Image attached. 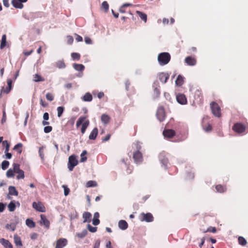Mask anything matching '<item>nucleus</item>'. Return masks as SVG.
I'll use <instances>...</instances> for the list:
<instances>
[{
	"mask_svg": "<svg viewBox=\"0 0 248 248\" xmlns=\"http://www.w3.org/2000/svg\"><path fill=\"white\" fill-rule=\"evenodd\" d=\"M101 120L104 124H107L109 122L110 117L106 114H103L101 116Z\"/></svg>",
	"mask_w": 248,
	"mask_h": 248,
	"instance_id": "aec40b11",
	"label": "nucleus"
},
{
	"mask_svg": "<svg viewBox=\"0 0 248 248\" xmlns=\"http://www.w3.org/2000/svg\"><path fill=\"white\" fill-rule=\"evenodd\" d=\"M89 121L88 120H86V117L85 116H81L80 117L76 123L77 127H78L81 124H82L81 132L82 134H84L87 128L89 125Z\"/></svg>",
	"mask_w": 248,
	"mask_h": 248,
	"instance_id": "f257e3e1",
	"label": "nucleus"
},
{
	"mask_svg": "<svg viewBox=\"0 0 248 248\" xmlns=\"http://www.w3.org/2000/svg\"><path fill=\"white\" fill-rule=\"evenodd\" d=\"M46 98L49 101H52L54 100V97L52 93H48L46 94Z\"/></svg>",
	"mask_w": 248,
	"mask_h": 248,
	"instance_id": "8fccbe9b",
	"label": "nucleus"
},
{
	"mask_svg": "<svg viewBox=\"0 0 248 248\" xmlns=\"http://www.w3.org/2000/svg\"><path fill=\"white\" fill-rule=\"evenodd\" d=\"M33 81L36 82L44 81H45V78H43L40 75H38V74H35L33 76Z\"/></svg>",
	"mask_w": 248,
	"mask_h": 248,
	"instance_id": "473e14b6",
	"label": "nucleus"
},
{
	"mask_svg": "<svg viewBox=\"0 0 248 248\" xmlns=\"http://www.w3.org/2000/svg\"><path fill=\"white\" fill-rule=\"evenodd\" d=\"M6 228L8 230H11L12 231H14L16 229V226L14 224H7L5 226Z\"/></svg>",
	"mask_w": 248,
	"mask_h": 248,
	"instance_id": "603ef678",
	"label": "nucleus"
},
{
	"mask_svg": "<svg viewBox=\"0 0 248 248\" xmlns=\"http://www.w3.org/2000/svg\"><path fill=\"white\" fill-rule=\"evenodd\" d=\"M78 164V161L74 155H72L69 157L68 168L70 171H72L74 167Z\"/></svg>",
	"mask_w": 248,
	"mask_h": 248,
	"instance_id": "39448f33",
	"label": "nucleus"
},
{
	"mask_svg": "<svg viewBox=\"0 0 248 248\" xmlns=\"http://www.w3.org/2000/svg\"><path fill=\"white\" fill-rule=\"evenodd\" d=\"M133 157L137 164L140 163L143 161L142 153L139 151H136L134 152Z\"/></svg>",
	"mask_w": 248,
	"mask_h": 248,
	"instance_id": "6e6552de",
	"label": "nucleus"
},
{
	"mask_svg": "<svg viewBox=\"0 0 248 248\" xmlns=\"http://www.w3.org/2000/svg\"><path fill=\"white\" fill-rule=\"evenodd\" d=\"M52 130V127L51 126H46L44 127V132L46 133L50 132Z\"/></svg>",
	"mask_w": 248,
	"mask_h": 248,
	"instance_id": "6e6d98bb",
	"label": "nucleus"
},
{
	"mask_svg": "<svg viewBox=\"0 0 248 248\" xmlns=\"http://www.w3.org/2000/svg\"><path fill=\"white\" fill-rule=\"evenodd\" d=\"M28 0H12L11 3L13 6L18 9H22L24 7L22 3L26 2Z\"/></svg>",
	"mask_w": 248,
	"mask_h": 248,
	"instance_id": "9b49d317",
	"label": "nucleus"
},
{
	"mask_svg": "<svg viewBox=\"0 0 248 248\" xmlns=\"http://www.w3.org/2000/svg\"><path fill=\"white\" fill-rule=\"evenodd\" d=\"M39 155H40V157L41 158V159H43L44 157V154L43 147L39 148Z\"/></svg>",
	"mask_w": 248,
	"mask_h": 248,
	"instance_id": "4d7b16f0",
	"label": "nucleus"
},
{
	"mask_svg": "<svg viewBox=\"0 0 248 248\" xmlns=\"http://www.w3.org/2000/svg\"><path fill=\"white\" fill-rule=\"evenodd\" d=\"M185 62L190 66H194L196 64L197 61L194 57L188 56L185 60Z\"/></svg>",
	"mask_w": 248,
	"mask_h": 248,
	"instance_id": "dca6fc26",
	"label": "nucleus"
},
{
	"mask_svg": "<svg viewBox=\"0 0 248 248\" xmlns=\"http://www.w3.org/2000/svg\"><path fill=\"white\" fill-rule=\"evenodd\" d=\"M40 104L43 107H46L47 106L48 104L43 100L42 99L40 100Z\"/></svg>",
	"mask_w": 248,
	"mask_h": 248,
	"instance_id": "774afa93",
	"label": "nucleus"
},
{
	"mask_svg": "<svg viewBox=\"0 0 248 248\" xmlns=\"http://www.w3.org/2000/svg\"><path fill=\"white\" fill-rule=\"evenodd\" d=\"M85 42L87 44H91L92 43V41L91 39L89 37H85L84 38Z\"/></svg>",
	"mask_w": 248,
	"mask_h": 248,
	"instance_id": "e2e57ef3",
	"label": "nucleus"
},
{
	"mask_svg": "<svg viewBox=\"0 0 248 248\" xmlns=\"http://www.w3.org/2000/svg\"><path fill=\"white\" fill-rule=\"evenodd\" d=\"M111 137V135L110 134H108L105 138L102 139V142H106L108 141Z\"/></svg>",
	"mask_w": 248,
	"mask_h": 248,
	"instance_id": "338daca9",
	"label": "nucleus"
},
{
	"mask_svg": "<svg viewBox=\"0 0 248 248\" xmlns=\"http://www.w3.org/2000/svg\"><path fill=\"white\" fill-rule=\"evenodd\" d=\"M67 43L69 45H71L73 43L74 39L72 36L69 35L67 36Z\"/></svg>",
	"mask_w": 248,
	"mask_h": 248,
	"instance_id": "bf43d9fd",
	"label": "nucleus"
},
{
	"mask_svg": "<svg viewBox=\"0 0 248 248\" xmlns=\"http://www.w3.org/2000/svg\"><path fill=\"white\" fill-rule=\"evenodd\" d=\"M19 168V165L16 163H14L13 164V171L15 173H17L19 171V170H20Z\"/></svg>",
	"mask_w": 248,
	"mask_h": 248,
	"instance_id": "09e8293b",
	"label": "nucleus"
},
{
	"mask_svg": "<svg viewBox=\"0 0 248 248\" xmlns=\"http://www.w3.org/2000/svg\"><path fill=\"white\" fill-rule=\"evenodd\" d=\"M57 116L58 117H61L63 112L64 108L63 107H58L57 108Z\"/></svg>",
	"mask_w": 248,
	"mask_h": 248,
	"instance_id": "37998d69",
	"label": "nucleus"
},
{
	"mask_svg": "<svg viewBox=\"0 0 248 248\" xmlns=\"http://www.w3.org/2000/svg\"><path fill=\"white\" fill-rule=\"evenodd\" d=\"M14 172L12 169L8 170L6 172V176L7 177H13L14 176Z\"/></svg>",
	"mask_w": 248,
	"mask_h": 248,
	"instance_id": "864d4df0",
	"label": "nucleus"
},
{
	"mask_svg": "<svg viewBox=\"0 0 248 248\" xmlns=\"http://www.w3.org/2000/svg\"><path fill=\"white\" fill-rule=\"evenodd\" d=\"M204 130L206 132H210L212 129V127L211 124H208L207 125L205 126L204 128Z\"/></svg>",
	"mask_w": 248,
	"mask_h": 248,
	"instance_id": "13d9d810",
	"label": "nucleus"
},
{
	"mask_svg": "<svg viewBox=\"0 0 248 248\" xmlns=\"http://www.w3.org/2000/svg\"><path fill=\"white\" fill-rule=\"evenodd\" d=\"M139 218L141 221L151 222L154 221V217L152 214L150 213H142L140 214Z\"/></svg>",
	"mask_w": 248,
	"mask_h": 248,
	"instance_id": "20e7f679",
	"label": "nucleus"
},
{
	"mask_svg": "<svg viewBox=\"0 0 248 248\" xmlns=\"http://www.w3.org/2000/svg\"><path fill=\"white\" fill-rule=\"evenodd\" d=\"M2 145L5 147V152H9L10 144L6 140L2 141Z\"/></svg>",
	"mask_w": 248,
	"mask_h": 248,
	"instance_id": "79ce46f5",
	"label": "nucleus"
},
{
	"mask_svg": "<svg viewBox=\"0 0 248 248\" xmlns=\"http://www.w3.org/2000/svg\"><path fill=\"white\" fill-rule=\"evenodd\" d=\"M119 227L123 230H126L128 228V224L126 221L121 220L118 223Z\"/></svg>",
	"mask_w": 248,
	"mask_h": 248,
	"instance_id": "4be33fe9",
	"label": "nucleus"
},
{
	"mask_svg": "<svg viewBox=\"0 0 248 248\" xmlns=\"http://www.w3.org/2000/svg\"><path fill=\"white\" fill-rule=\"evenodd\" d=\"M9 194L11 195L17 196L18 192L15 186H10L9 187Z\"/></svg>",
	"mask_w": 248,
	"mask_h": 248,
	"instance_id": "bb28decb",
	"label": "nucleus"
},
{
	"mask_svg": "<svg viewBox=\"0 0 248 248\" xmlns=\"http://www.w3.org/2000/svg\"><path fill=\"white\" fill-rule=\"evenodd\" d=\"M176 100L178 103L181 105L187 104V99L186 95L183 93H179L176 95Z\"/></svg>",
	"mask_w": 248,
	"mask_h": 248,
	"instance_id": "9d476101",
	"label": "nucleus"
},
{
	"mask_svg": "<svg viewBox=\"0 0 248 248\" xmlns=\"http://www.w3.org/2000/svg\"><path fill=\"white\" fill-rule=\"evenodd\" d=\"M82 99L84 101L90 102L93 99V96L92 94L89 93H87L83 96Z\"/></svg>",
	"mask_w": 248,
	"mask_h": 248,
	"instance_id": "c85d7f7f",
	"label": "nucleus"
},
{
	"mask_svg": "<svg viewBox=\"0 0 248 248\" xmlns=\"http://www.w3.org/2000/svg\"><path fill=\"white\" fill-rule=\"evenodd\" d=\"M163 135L168 138H172L175 135V132L172 129H166L163 131Z\"/></svg>",
	"mask_w": 248,
	"mask_h": 248,
	"instance_id": "2eb2a0df",
	"label": "nucleus"
},
{
	"mask_svg": "<svg viewBox=\"0 0 248 248\" xmlns=\"http://www.w3.org/2000/svg\"><path fill=\"white\" fill-rule=\"evenodd\" d=\"M14 242L17 246H22V243L21 238L17 234H15L14 236Z\"/></svg>",
	"mask_w": 248,
	"mask_h": 248,
	"instance_id": "b1692460",
	"label": "nucleus"
},
{
	"mask_svg": "<svg viewBox=\"0 0 248 248\" xmlns=\"http://www.w3.org/2000/svg\"><path fill=\"white\" fill-rule=\"evenodd\" d=\"M9 165V162L8 161L4 160L1 163V168L2 170H5L8 168Z\"/></svg>",
	"mask_w": 248,
	"mask_h": 248,
	"instance_id": "c03bdc74",
	"label": "nucleus"
},
{
	"mask_svg": "<svg viewBox=\"0 0 248 248\" xmlns=\"http://www.w3.org/2000/svg\"><path fill=\"white\" fill-rule=\"evenodd\" d=\"M73 67L76 70L78 71H82L85 68L84 66L82 64L75 63L73 65Z\"/></svg>",
	"mask_w": 248,
	"mask_h": 248,
	"instance_id": "72a5a7b5",
	"label": "nucleus"
},
{
	"mask_svg": "<svg viewBox=\"0 0 248 248\" xmlns=\"http://www.w3.org/2000/svg\"><path fill=\"white\" fill-rule=\"evenodd\" d=\"M215 188L217 192L223 193L227 190L226 187L221 185H217L215 186Z\"/></svg>",
	"mask_w": 248,
	"mask_h": 248,
	"instance_id": "393cba45",
	"label": "nucleus"
},
{
	"mask_svg": "<svg viewBox=\"0 0 248 248\" xmlns=\"http://www.w3.org/2000/svg\"><path fill=\"white\" fill-rule=\"evenodd\" d=\"M184 83V77L181 75H179L175 81V84L177 86H181Z\"/></svg>",
	"mask_w": 248,
	"mask_h": 248,
	"instance_id": "cd10ccee",
	"label": "nucleus"
},
{
	"mask_svg": "<svg viewBox=\"0 0 248 248\" xmlns=\"http://www.w3.org/2000/svg\"><path fill=\"white\" fill-rule=\"evenodd\" d=\"M6 36L5 34H3L2 36L0 48L1 49L5 47V46H6Z\"/></svg>",
	"mask_w": 248,
	"mask_h": 248,
	"instance_id": "58836bf2",
	"label": "nucleus"
},
{
	"mask_svg": "<svg viewBox=\"0 0 248 248\" xmlns=\"http://www.w3.org/2000/svg\"><path fill=\"white\" fill-rule=\"evenodd\" d=\"M207 232L215 233L217 232V229L215 227H211L208 228Z\"/></svg>",
	"mask_w": 248,
	"mask_h": 248,
	"instance_id": "69168bd1",
	"label": "nucleus"
},
{
	"mask_svg": "<svg viewBox=\"0 0 248 248\" xmlns=\"http://www.w3.org/2000/svg\"><path fill=\"white\" fill-rule=\"evenodd\" d=\"M156 117L160 122H163L166 117V113L164 108L163 106L158 107L156 111Z\"/></svg>",
	"mask_w": 248,
	"mask_h": 248,
	"instance_id": "423d86ee",
	"label": "nucleus"
},
{
	"mask_svg": "<svg viewBox=\"0 0 248 248\" xmlns=\"http://www.w3.org/2000/svg\"><path fill=\"white\" fill-rule=\"evenodd\" d=\"M136 13L139 16L141 20L144 21L145 23L147 22V15L145 13H143L139 11H137Z\"/></svg>",
	"mask_w": 248,
	"mask_h": 248,
	"instance_id": "c756f323",
	"label": "nucleus"
},
{
	"mask_svg": "<svg viewBox=\"0 0 248 248\" xmlns=\"http://www.w3.org/2000/svg\"><path fill=\"white\" fill-rule=\"evenodd\" d=\"M0 242L5 248H13L12 244L8 240L1 238Z\"/></svg>",
	"mask_w": 248,
	"mask_h": 248,
	"instance_id": "f3484780",
	"label": "nucleus"
},
{
	"mask_svg": "<svg viewBox=\"0 0 248 248\" xmlns=\"http://www.w3.org/2000/svg\"><path fill=\"white\" fill-rule=\"evenodd\" d=\"M62 187L64 188V194L65 196H67L70 192V189L66 186L63 185Z\"/></svg>",
	"mask_w": 248,
	"mask_h": 248,
	"instance_id": "5fc2aeb1",
	"label": "nucleus"
},
{
	"mask_svg": "<svg viewBox=\"0 0 248 248\" xmlns=\"http://www.w3.org/2000/svg\"><path fill=\"white\" fill-rule=\"evenodd\" d=\"M83 222H90L91 220L92 214L88 212H85L83 214Z\"/></svg>",
	"mask_w": 248,
	"mask_h": 248,
	"instance_id": "6ab92c4d",
	"label": "nucleus"
},
{
	"mask_svg": "<svg viewBox=\"0 0 248 248\" xmlns=\"http://www.w3.org/2000/svg\"><path fill=\"white\" fill-rule=\"evenodd\" d=\"M87 229L88 230L92 232H95L97 231V227H93L90 224L87 225Z\"/></svg>",
	"mask_w": 248,
	"mask_h": 248,
	"instance_id": "3c124183",
	"label": "nucleus"
},
{
	"mask_svg": "<svg viewBox=\"0 0 248 248\" xmlns=\"http://www.w3.org/2000/svg\"><path fill=\"white\" fill-rule=\"evenodd\" d=\"M55 64L56 67L59 69H63L66 67V64L63 60L57 61Z\"/></svg>",
	"mask_w": 248,
	"mask_h": 248,
	"instance_id": "a878e982",
	"label": "nucleus"
},
{
	"mask_svg": "<svg viewBox=\"0 0 248 248\" xmlns=\"http://www.w3.org/2000/svg\"><path fill=\"white\" fill-rule=\"evenodd\" d=\"M6 113H5V111H3V113H2V118L1 119V123L3 124V123H5L6 122Z\"/></svg>",
	"mask_w": 248,
	"mask_h": 248,
	"instance_id": "0e129e2a",
	"label": "nucleus"
},
{
	"mask_svg": "<svg viewBox=\"0 0 248 248\" xmlns=\"http://www.w3.org/2000/svg\"><path fill=\"white\" fill-rule=\"evenodd\" d=\"M43 119L45 121H44L42 122L43 125H48L49 124V123L48 122L46 121H47V120H48L49 119V114H48V113L47 112H45V113H44Z\"/></svg>",
	"mask_w": 248,
	"mask_h": 248,
	"instance_id": "f704fd0d",
	"label": "nucleus"
},
{
	"mask_svg": "<svg viewBox=\"0 0 248 248\" xmlns=\"http://www.w3.org/2000/svg\"><path fill=\"white\" fill-rule=\"evenodd\" d=\"M170 60V55L168 52H162L158 55L157 60L161 65L168 64Z\"/></svg>",
	"mask_w": 248,
	"mask_h": 248,
	"instance_id": "f03ea898",
	"label": "nucleus"
},
{
	"mask_svg": "<svg viewBox=\"0 0 248 248\" xmlns=\"http://www.w3.org/2000/svg\"><path fill=\"white\" fill-rule=\"evenodd\" d=\"M232 129L237 133H242L245 132L246 130V126L242 123H237L234 124Z\"/></svg>",
	"mask_w": 248,
	"mask_h": 248,
	"instance_id": "0eeeda50",
	"label": "nucleus"
},
{
	"mask_svg": "<svg viewBox=\"0 0 248 248\" xmlns=\"http://www.w3.org/2000/svg\"><path fill=\"white\" fill-rule=\"evenodd\" d=\"M135 146L136 147V148L137 149V151H140V150H141V144L140 143V142H137L135 144Z\"/></svg>",
	"mask_w": 248,
	"mask_h": 248,
	"instance_id": "052dcab7",
	"label": "nucleus"
},
{
	"mask_svg": "<svg viewBox=\"0 0 248 248\" xmlns=\"http://www.w3.org/2000/svg\"><path fill=\"white\" fill-rule=\"evenodd\" d=\"M16 173L18 174V175L16 176V178L17 179H23L25 177L24 172L22 170H19V171L17 172Z\"/></svg>",
	"mask_w": 248,
	"mask_h": 248,
	"instance_id": "49530a36",
	"label": "nucleus"
},
{
	"mask_svg": "<svg viewBox=\"0 0 248 248\" xmlns=\"http://www.w3.org/2000/svg\"><path fill=\"white\" fill-rule=\"evenodd\" d=\"M26 224L31 228H34L35 226V222L32 219L30 218H28L26 219Z\"/></svg>",
	"mask_w": 248,
	"mask_h": 248,
	"instance_id": "2f4dec72",
	"label": "nucleus"
},
{
	"mask_svg": "<svg viewBox=\"0 0 248 248\" xmlns=\"http://www.w3.org/2000/svg\"><path fill=\"white\" fill-rule=\"evenodd\" d=\"M99 214L98 212H95L94 214L93 218V225L96 226L98 225L100 223V220L99 219Z\"/></svg>",
	"mask_w": 248,
	"mask_h": 248,
	"instance_id": "5701e85b",
	"label": "nucleus"
},
{
	"mask_svg": "<svg viewBox=\"0 0 248 248\" xmlns=\"http://www.w3.org/2000/svg\"><path fill=\"white\" fill-rule=\"evenodd\" d=\"M158 78L159 80L163 83L167 82L170 78V75L168 73L161 72L158 74Z\"/></svg>",
	"mask_w": 248,
	"mask_h": 248,
	"instance_id": "ddd939ff",
	"label": "nucleus"
},
{
	"mask_svg": "<svg viewBox=\"0 0 248 248\" xmlns=\"http://www.w3.org/2000/svg\"><path fill=\"white\" fill-rule=\"evenodd\" d=\"M71 57L73 60H79L80 58V55L78 53H72L71 54Z\"/></svg>",
	"mask_w": 248,
	"mask_h": 248,
	"instance_id": "de8ad7c7",
	"label": "nucleus"
},
{
	"mask_svg": "<svg viewBox=\"0 0 248 248\" xmlns=\"http://www.w3.org/2000/svg\"><path fill=\"white\" fill-rule=\"evenodd\" d=\"M68 243L66 238H61L58 239L56 242L55 248H63Z\"/></svg>",
	"mask_w": 248,
	"mask_h": 248,
	"instance_id": "1a4fd4ad",
	"label": "nucleus"
},
{
	"mask_svg": "<svg viewBox=\"0 0 248 248\" xmlns=\"http://www.w3.org/2000/svg\"><path fill=\"white\" fill-rule=\"evenodd\" d=\"M97 185V183L95 181H89L86 183V186L87 187H95Z\"/></svg>",
	"mask_w": 248,
	"mask_h": 248,
	"instance_id": "4c0bfd02",
	"label": "nucleus"
},
{
	"mask_svg": "<svg viewBox=\"0 0 248 248\" xmlns=\"http://www.w3.org/2000/svg\"><path fill=\"white\" fill-rule=\"evenodd\" d=\"M238 241L239 244L243 246H246L247 244V240L243 236H239L238 238Z\"/></svg>",
	"mask_w": 248,
	"mask_h": 248,
	"instance_id": "e433bc0d",
	"label": "nucleus"
},
{
	"mask_svg": "<svg viewBox=\"0 0 248 248\" xmlns=\"http://www.w3.org/2000/svg\"><path fill=\"white\" fill-rule=\"evenodd\" d=\"M98 129L97 127H95L93 129V130L92 131V132H91L89 136V138L90 140H94L97 135H98Z\"/></svg>",
	"mask_w": 248,
	"mask_h": 248,
	"instance_id": "a211bd4d",
	"label": "nucleus"
},
{
	"mask_svg": "<svg viewBox=\"0 0 248 248\" xmlns=\"http://www.w3.org/2000/svg\"><path fill=\"white\" fill-rule=\"evenodd\" d=\"M41 220L40 223L41 225H44L47 229L49 228L50 222L46 218L45 215L41 214L40 215Z\"/></svg>",
	"mask_w": 248,
	"mask_h": 248,
	"instance_id": "4468645a",
	"label": "nucleus"
},
{
	"mask_svg": "<svg viewBox=\"0 0 248 248\" xmlns=\"http://www.w3.org/2000/svg\"><path fill=\"white\" fill-rule=\"evenodd\" d=\"M210 108L213 115L217 117H220L221 116V108L218 104L215 102H212L210 103Z\"/></svg>",
	"mask_w": 248,
	"mask_h": 248,
	"instance_id": "7ed1b4c3",
	"label": "nucleus"
},
{
	"mask_svg": "<svg viewBox=\"0 0 248 248\" xmlns=\"http://www.w3.org/2000/svg\"><path fill=\"white\" fill-rule=\"evenodd\" d=\"M22 146H23V145L21 143H18L14 146L13 149L14 150L17 151V153L20 155L21 154L22 151Z\"/></svg>",
	"mask_w": 248,
	"mask_h": 248,
	"instance_id": "7c9ffc66",
	"label": "nucleus"
},
{
	"mask_svg": "<svg viewBox=\"0 0 248 248\" xmlns=\"http://www.w3.org/2000/svg\"><path fill=\"white\" fill-rule=\"evenodd\" d=\"M38 234L35 233V232L32 233L31 234V236H30L32 240H35V239H36L38 238Z\"/></svg>",
	"mask_w": 248,
	"mask_h": 248,
	"instance_id": "680f3d73",
	"label": "nucleus"
},
{
	"mask_svg": "<svg viewBox=\"0 0 248 248\" xmlns=\"http://www.w3.org/2000/svg\"><path fill=\"white\" fill-rule=\"evenodd\" d=\"M32 207L38 211L41 212H45L46 211L45 207L41 202H33L32 203Z\"/></svg>",
	"mask_w": 248,
	"mask_h": 248,
	"instance_id": "f8f14e48",
	"label": "nucleus"
},
{
	"mask_svg": "<svg viewBox=\"0 0 248 248\" xmlns=\"http://www.w3.org/2000/svg\"><path fill=\"white\" fill-rule=\"evenodd\" d=\"M87 234V231L86 230H84L81 232H78L76 234V236L79 238H82L84 237Z\"/></svg>",
	"mask_w": 248,
	"mask_h": 248,
	"instance_id": "ea45409f",
	"label": "nucleus"
},
{
	"mask_svg": "<svg viewBox=\"0 0 248 248\" xmlns=\"http://www.w3.org/2000/svg\"><path fill=\"white\" fill-rule=\"evenodd\" d=\"M8 209L10 212H13L16 209L15 201H11L8 205Z\"/></svg>",
	"mask_w": 248,
	"mask_h": 248,
	"instance_id": "c9c22d12",
	"label": "nucleus"
},
{
	"mask_svg": "<svg viewBox=\"0 0 248 248\" xmlns=\"http://www.w3.org/2000/svg\"><path fill=\"white\" fill-rule=\"evenodd\" d=\"M87 151L86 150H84L82 153H81L80 156H81V159H80V162H83L86 161L87 157L85 156V155L87 154Z\"/></svg>",
	"mask_w": 248,
	"mask_h": 248,
	"instance_id": "a18cd8bd",
	"label": "nucleus"
},
{
	"mask_svg": "<svg viewBox=\"0 0 248 248\" xmlns=\"http://www.w3.org/2000/svg\"><path fill=\"white\" fill-rule=\"evenodd\" d=\"M194 98L197 100V101H201L202 99V91L197 90L195 91L194 94Z\"/></svg>",
	"mask_w": 248,
	"mask_h": 248,
	"instance_id": "412c9836",
	"label": "nucleus"
},
{
	"mask_svg": "<svg viewBox=\"0 0 248 248\" xmlns=\"http://www.w3.org/2000/svg\"><path fill=\"white\" fill-rule=\"evenodd\" d=\"M101 8L104 10L105 12L108 11L109 9V5L106 1H104L102 2Z\"/></svg>",
	"mask_w": 248,
	"mask_h": 248,
	"instance_id": "a19ab883",
	"label": "nucleus"
}]
</instances>
